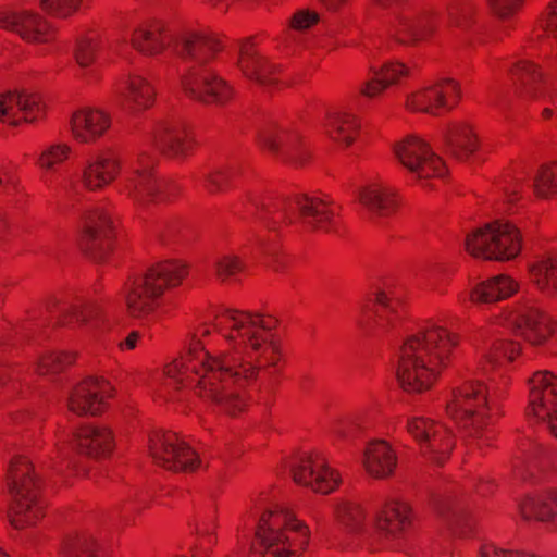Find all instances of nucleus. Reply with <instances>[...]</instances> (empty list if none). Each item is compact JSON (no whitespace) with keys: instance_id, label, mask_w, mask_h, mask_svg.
Listing matches in <instances>:
<instances>
[{"instance_id":"f257e3e1","label":"nucleus","mask_w":557,"mask_h":557,"mask_svg":"<svg viewBox=\"0 0 557 557\" xmlns=\"http://www.w3.org/2000/svg\"><path fill=\"white\" fill-rule=\"evenodd\" d=\"M275 325L270 315L219 310L195 329L187 351L148 385L166 401L175 400L177 392L190 391L205 404L236 416L247 407L260 371L281 360Z\"/></svg>"},{"instance_id":"f03ea898","label":"nucleus","mask_w":557,"mask_h":557,"mask_svg":"<svg viewBox=\"0 0 557 557\" xmlns=\"http://www.w3.org/2000/svg\"><path fill=\"white\" fill-rule=\"evenodd\" d=\"M499 329L511 331L533 346L545 344L554 333V322L544 312L527 302L506 307L494 314L488 324L480 330L482 346L478 351L472 374L486 376L487 386L479 379H468L453 389L446 405L450 420L472 438L479 448L488 446L494 438L491 420L505 397L509 379L505 376L504 361L512 362L520 354L519 342L492 341Z\"/></svg>"},{"instance_id":"7ed1b4c3","label":"nucleus","mask_w":557,"mask_h":557,"mask_svg":"<svg viewBox=\"0 0 557 557\" xmlns=\"http://www.w3.org/2000/svg\"><path fill=\"white\" fill-rule=\"evenodd\" d=\"M223 48L222 37L206 27L188 28L177 36L175 52L187 66L180 75L185 95L219 107L232 101L233 86L209 69Z\"/></svg>"},{"instance_id":"20e7f679","label":"nucleus","mask_w":557,"mask_h":557,"mask_svg":"<svg viewBox=\"0 0 557 557\" xmlns=\"http://www.w3.org/2000/svg\"><path fill=\"white\" fill-rule=\"evenodd\" d=\"M458 336L437 322H428L408 334L397 352L396 379L407 393L432 387L450 361Z\"/></svg>"},{"instance_id":"39448f33","label":"nucleus","mask_w":557,"mask_h":557,"mask_svg":"<svg viewBox=\"0 0 557 557\" xmlns=\"http://www.w3.org/2000/svg\"><path fill=\"white\" fill-rule=\"evenodd\" d=\"M244 206L247 213L272 230H277L283 224L299 222L311 231L334 233L341 225V207L327 198L318 196L296 195L273 200L249 194Z\"/></svg>"},{"instance_id":"423d86ee","label":"nucleus","mask_w":557,"mask_h":557,"mask_svg":"<svg viewBox=\"0 0 557 557\" xmlns=\"http://www.w3.org/2000/svg\"><path fill=\"white\" fill-rule=\"evenodd\" d=\"M187 274L185 263L171 260L151 267L143 276L128 280L122 289L128 313L137 319H161L169 311L164 293L180 286Z\"/></svg>"},{"instance_id":"0eeeda50","label":"nucleus","mask_w":557,"mask_h":557,"mask_svg":"<svg viewBox=\"0 0 557 557\" xmlns=\"http://www.w3.org/2000/svg\"><path fill=\"white\" fill-rule=\"evenodd\" d=\"M308 541V528L290 511L272 504L259 519L252 550L258 557H299Z\"/></svg>"},{"instance_id":"6e6552de","label":"nucleus","mask_w":557,"mask_h":557,"mask_svg":"<svg viewBox=\"0 0 557 557\" xmlns=\"http://www.w3.org/2000/svg\"><path fill=\"white\" fill-rule=\"evenodd\" d=\"M154 164L156 156L143 150L124 171L120 193L132 200L138 210L169 202L175 195L170 182L156 176Z\"/></svg>"},{"instance_id":"1a4fd4ad","label":"nucleus","mask_w":557,"mask_h":557,"mask_svg":"<svg viewBox=\"0 0 557 557\" xmlns=\"http://www.w3.org/2000/svg\"><path fill=\"white\" fill-rule=\"evenodd\" d=\"M8 485L12 497L9 518L14 528L33 525L44 517L46 503L40 496V485L33 466L26 458L18 457L11 461Z\"/></svg>"},{"instance_id":"9d476101","label":"nucleus","mask_w":557,"mask_h":557,"mask_svg":"<svg viewBox=\"0 0 557 557\" xmlns=\"http://www.w3.org/2000/svg\"><path fill=\"white\" fill-rule=\"evenodd\" d=\"M465 248L475 258L510 261L521 252L522 236L515 224L496 220L468 233Z\"/></svg>"},{"instance_id":"9b49d317","label":"nucleus","mask_w":557,"mask_h":557,"mask_svg":"<svg viewBox=\"0 0 557 557\" xmlns=\"http://www.w3.org/2000/svg\"><path fill=\"white\" fill-rule=\"evenodd\" d=\"M394 153L403 168L420 181L423 187L435 188L436 183L447 174L443 159L422 137L406 136L394 145Z\"/></svg>"},{"instance_id":"f8f14e48","label":"nucleus","mask_w":557,"mask_h":557,"mask_svg":"<svg viewBox=\"0 0 557 557\" xmlns=\"http://www.w3.org/2000/svg\"><path fill=\"white\" fill-rule=\"evenodd\" d=\"M46 310L62 325H74L92 339H100L111 329V322L102 308L96 304L78 300L60 302L50 299Z\"/></svg>"},{"instance_id":"ddd939ff","label":"nucleus","mask_w":557,"mask_h":557,"mask_svg":"<svg viewBox=\"0 0 557 557\" xmlns=\"http://www.w3.org/2000/svg\"><path fill=\"white\" fill-rule=\"evenodd\" d=\"M375 9L382 12L384 23L392 35L403 42H417L426 39L433 33L430 20L417 16L408 0H371Z\"/></svg>"},{"instance_id":"4468645a","label":"nucleus","mask_w":557,"mask_h":557,"mask_svg":"<svg viewBox=\"0 0 557 557\" xmlns=\"http://www.w3.org/2000/svg\"><path fill=\"white\" fill-rule=\"evenodd\" d=\"M290 472L295 483L323 495L333 493L342 483L341 473L318 450L306 451L296 457Z\"/></svg>"},{"instance_id":"2eb2a0df","label":"nucleus","mask_w":557,"mask_h":557,"mask_svg":"<svg viewBox=\"0 0 557 557\" xmlns=\"http://www.w3.org/2000/svg\"><path fill=\"white\" fill-rule=\"evenodd\" d=\"M528 387L527 417L544 423L557 437V375L548 370L536 371L528 380Z\"/></svg>"},{"instance_id":"dca6fc26","label":"nucleus","mask_w":557,"mask_h":557,"mask_svg":"<svg viewBox=\"0 0 557 557\" xmlns=\"http://www.w3.org/2000/svg\"><path fill=\"white\" fill-rule=\"evenodd\" d=\"M148 450L153 461L168 470L194 471L201 463L185 440L170 431H152L148 436Z\"/></svg>"},{"instance_id":"f3484780","label":"nucleus","mask_w":557,"mask_h":557,"mask_svg":"<svg viewBox=\"0 0 557 557\" xmlns=\"http://www.w3.org/2000/svg\"><path fill=\"white\" fill-rule=\"evenodd\" d=\"M332 518L338 534L349 540H373V511L357 498L342 497L332 503Z\"/></svg>"},{"instance_id":"a211bd4d","label":"nucleus","mask_w":557,"mask_h":557,"mask_svg":"<svg viewBox=\"0 0 557 557\" xmlns=\"http://www.w3.org/2000/svg\"><path fill=\"white\" fill-rule=\"evenodd\" d=\"M407 431L419 444L422 455L438 465L448 458L454 448L455 438L451 431L430 418H410Z\"/></svg>"},{"instance_id":"6ab92c4d","label":"nucleus","mask_w":557,"mask_h":557,"mask_svg":"<svg viewBox=\"0 0 557 557\" xmlns=\"http://www.w3.org/2000/svg\"><path fill=\"white\" fill-rule=\"evenodd\" d=\"M460 95V86L455 79L442 78L408 94L405 106L409 111L440 115L451 110Z\"/></svg>"},{"instance_id":"aec40b11","label":"nucleus","mask_w":557,"mask_h":557,"mask_svg":"<svg viewBox=\"0 0 557 557\" xmlns=\"http://www.w3.org/2000/svg\"><path fill=\"white\" fill-rule=\"evenodd\" d=\"M404 302L394 289L375 293L374 298L358 308L357 323L364 329H395L403 318Z\"/></svg>"},{"instance_id":"412c9836","label":"nucleus","mask_w":557,"mask_h":557,"mask_svg":"<svg viewBox=\"0 0 557 557\" xmlns=\"http://www.w3.org/2000/svg\"><path fill=\"white\" fill-rule=\"evenodd\" d=\"M260 143L273 157L293 166H302L310 159V152L297 131L269 126L261 132Z\"/></svg>"},{"instance_id":"4be33fe9","label":"nucleus","mask_w":557,"mask_h":557,"mask_svg":"<svg viewBox=\"0 0 557 557\" xmlns=\"http://www.w3.org/2000/svg\"><path fill=\"white\" fill-rule=\"evenodd\" d=\"M147 141L173 158L187 157L195 146L188 126L177 117L158 121L148 134Z\"/></svg>"},{"instance_id":"5701e85b","label":"nucleus","mask_w":557,"mask_h":557,"mask_svg":"<svg viewBox=\"0 0 557 557\" xmlns=\"http://www.w3.org/2000/svg\"><path fill=\"white\" fill-rule=\"evenodd\" d=\"M112 391L108 381L87 377L70 391L66 400L67 409L79 417L100 414L106 408L108 398L112 396Z\"/></svg>"},{"instance_id":"b1692460","label":"nucleus","mask_w":557,"mask_h":557,"mask_svg":"<svg viewBox=\"0 0 557 557\" xmlns=\"http://www.w3.org/2000/svg\"><path fill=\"white\" fill-rule=\"evenodd\" d=\"M45 111L46 104L39 94L20 89L2 92V125L15 128L23 123H34Z\"/></svg>"},{"instance_id":"393cba45","label":"nucleus","mask_w":557,"mask_h":557,"mask_svg":"<svg viewBox=\"0 0 557 557\" xmlns=\"http://www.w3.org/2000/svg\"><path fill=\"white\" fill-rule=\"evenodd\" d=\"M2 29L17 34L32 44H46L53 38V28L39 13L24 9L2 10Z\"/></svg>"},{"instance_id":"a878e982","label":"nucleus","mask_w":557,"mask_h":557,"mask_svg":"<svg viewBox=\"0 0 557 557\" xmlns=\"http://www.w3.org/2000/svg\"><path fill=\"white\" fill-rule=\"evenodd\" d=\"M83 240L94 258L102 260L111 246L114 221L111 214L101 207L87 210L81 221Z\"/></svg>"},{"instance_id":"bb28decb","label":"nucleus","mask_w":557,"mask_h":557,"mask_svg":"<svg viewBox=\"0 0 557 557\" xmlns=\"http://www.w3.org/2000/svg\"><path fill=\"white\" fill-rule=\"evenodd\" d=\"M373 540L406 536L412 527L411 508L403 500L388 499L373 512Z\"/></svg>"},{"instance_id":"cd10ccee","label":"nucleus","mask_w":557,"mask_h":557,"mask_svg":"<svg viewBox=\"0 0 557 557\" xmlns=\"http://www.w3.org/2000/svg\"><path fill=\"white\" fill-rule=\"evenodd\" d=\"M122 171L120 154L112 149L94 153L82 171V184L90 191H98L113 183Z\"/></svg>"},{"instance_id":"c85d7f7f","label":"nucleus","mask_w":557,"mask_h":557,"mask_svg":"<svg viewBox=\"0 0 557 557\" xmlns=\"http://www.w3.org/2000/svg\"><path fill=\"white\" fill-rule=\"evenodd\" d=\"M237 67L246 78L262 87H272L278 83L277 66L256 48L251 38L239 45Z\"/></svg>"},{"instance_id":"c756f323","label":"nucleus","mask_w":557,"mask_h":557,"mask_svg":"<svg viewBox=\"0 0 557 557\" xmlns=\"http://www.w3.org/2000/svg\"><path fill=\"white\" fill-rule=\"evenodd\" d=\"M116 92L124 111L137 116L151 108L156 100L153 85L143 75L128 74L121 78Z\"/></svg>"},{"instance_id":"7c9ffc66","label":"nucleus","mask_w":557,"mask_h":557,"mask_svg":"<svg viewBox=\"0 0 557 557\" xmlns=\"http://www.w3.org/2000/svg\"><path fill=\"white\" fill-rule=\"evenodd\" d=\"M109 112L92 107H84L73 112L70 121L74 139L82 144H92L100 139L111 127Z\"/></svg>"},{"instance_id":"2f4dec72","label":"nucleus","mask_w":557,"mask_h":557,"mask_svg":"<svg viewBox=\"0 0 557 557\" xmlns=\"http://www.w3.org/2000/svg\"><path fill=\"white\" fill-rule=\"evenodd\" d=\"M358 201L373 219L387 218L398 207L396 190L381 181L363 185L358 191Z\"/></svg>"},{"instance_id":"473e14b6","label":"nucleus","mask_w":557,"mask_h":557,"mask_svg":"<svg viewBox=\"0 0 557 557\" xmlns=\"http://www.w3.org/2000/svg\"><path fill=\"white\" fill-rule=\"evenodd\" d=\"M532 285L546 297H557V249L536 253L528 264Z\"/></svg>"},{"instance_id":"72a5a7b5","label":"nucleus","mask_w":557,"mask_h":557,"mask_svg":"<svg viewBox=\"0 0 557 557\" xmlns=\"http://www.w3.org/2000/svg\"><path fill=\"white\" fill-rule=\"evenodd\" d=\"M361 462L368 475L376 480H385L396 470L397 455L386 441L372 440L363 449Z\"/></svg>"},{"instance_id":"f704fd0d","label":"nucleus","mask_w":557,"mask_h":557,"mask_svg":"<svg viewBox=\"0 0 557 557\" xmlns=\"http://www.w3.org/2000/svg\"><path fill=\"white\" fill-rule=\"evenodd\" d=\"M73 436L79 451L95 459L109 457L115 446L111 429L102 424H85Z\"/></svg>"},{"instance_id":"c9c22d12","label":"nucleus","mask_w":557,"mask_h":557,"mask_svg":"<svg viewBox=\"0 0 557 557\" xmlns=\"http://www.w3.org/2000/svg\"><path fill=\"white\" fill-rule=\"evenodd\" d=\"M515 94L521 100L539 99L544 89V75L533 62L520 59L509 70Z\"/></svg>"},{"instance_id":"e433bc0d","label":"nucleus","mask_w":557,"mask_h":557,"mask_svg":"<svg viewBox=\"0 0 557 557\" xmlns=\"http://www.w3.org/2000/svg\"><path fill=\"white\" fill-rule=\"evenodd\" d=\"M171 38L161 21H146L137 25L132 33L131 44L134 49L146 55L161 53Z\"/></svg>"},{"instance_id":"4c0bfd02","label":"nucleus","mask_w":557,"mask_h":557,"mask_svg":"<svg viewBox=\"0 0 557 557\" xmlns=\"http://www.w3.org/2000/svg\"><path fill=\"white\" fill-rule=\"evenodd\" d=\"M520 288L519 282L508 274H498L476 284L469 293L473 304L500 301L513 296Z\"/></svg>"},{"instance_id":"58836bf2","label":"nucleus","mask_w":557,"mask_h":557,"mask_svg":"<svg viewBox=\"0 0 557 557\" xmlns=\"http://www.w3.org/2000/svg\"><path fill=\"white\" fill-rule=\"evenodd\" d=\"M360 126L359 117L346 111L327 113L322 123L325 134L341 148H348L357 140Z\"/></svg>"},{"instance_id":"ea45409f","label":"nucleus","mask_w":557,"mask_h":557,"mask_svg":"<svg viewBox=\"0 0 557 557\" xmlns=\"http://www.w3.org/2000/svg\"><path fill=\"white\" fill-rule=\"evenodd\" d=\"M520 510L525 519L552 523L557 530V488L527 497L520 505Z\"/></svg>"},{"instance_id":"a19ab883","label":"nucleus","mask_w":557,"mask_h":557,"mask_svg":"<svg viewBox=\"0 0 557 557\" xmlns=\"http://www.w3.org/2000/svg\"><path fill=\"white\" fill-rule=\"evenodd\" d=\"M445 137L448 149L459 159L469 158L480 146L478 135L468 122H451L447 127Z\"/></svg>"},{"instance_id":"79ce46f5","label":"nucleus","mask_w":557,"mask_h":557,"mask_svg":"<svg viewBox=\"0 0 557 557\" xmlns=\"http://www.w3.org/2000/svg\"><path fill=\"white\" fill-rule=\"evenodd\" d=\"M100 47V39L96 35L83 38L77 44L74 58L78 70L75 76L87 85L95 84L99 79V73L94 64Z\"/></svg>"},{"instance_id":"37998d69","label":"nucleus","mask_w":557,"mask_h":557,"mask_svg":"<svg viewBox=\"0 0 557 557\" xmlns=\"http://www.w3.org/2000/svg\"><path fill=\"white\" fill-rule=\"evenodd\" d=\"M71 154L72 147L67 143L53 141L42 148L37 157L36 164L44 172L42 181L48 187L52 186V174L59 171Z\"/></svg>"},{"instance_id":"c03bdc74","label":"nucleus","mask_w":557,"mask_h":557,"mask_svg":"<svg viewBox=\"0 0 557 557\" xmlns=\"http://www.w3.org/2000/svg\"><path fill=\"white\" fill-rule=\"evenodd\" d=\"M436 506L438 512L450 520L457 536L467 537L473 532L474 522L460 499L455 496H445L436 500Z\"/></svg>"},{"instance_id":"a18cd8bd","label":"nucleus","mask_w":557,"mask_h":557,"mask_svg":"<svg viewBox=\"0 0 557 557\" xmlns=\"http://www.w3.org/2000/svg\"><path fill=\"white\" fill-rule=\"evenodd\" d=\"M238 175L234 164H216L207 169L202 174L203 187L211 194L224 193L232 188Z\"/></svg>"},{"instance_id":"49530a36","label":"nucleus","mask_w":557,"mask_h":557,"mask_svg":"<svg viewBox=\"0 0 557 557\" xmlns=\"http://www.w3.org/2000/svg\"><path fill=\"white\" fill-rule=\"evenodd\" d=\"M76 357L73 350H45L38 354L35 369L39 375L57 374L73 364Z\"/></svg>"},{"instance_id":"de8ad7c7","label":"nucleus","mask_w":557,"mask_h":557,"mask_svg":"<svg viewBox=\"0 0 557 557\" xmlns=\"http://www.w3.org/2000/svg\"><path fill=\"white\" fill-rule=\"evenodd\" d=\"M447 27L451 32H467L472 24L474 7L471 0H451L447 5Z\"/></svg>"},{"instance_id":"09e8293b","label":"nucleus","mask_w":557,"mask_h":557,"mask_svg":"<svg viewBox=\"0 0 557 557\" xmlns=\"http://www.w3.org/2000/svg\"><path fill=\"white\" fill-rule=\"evenodd\" d=\"M212 270L219 281L232 282L245 271V264L235 253L224 252L213 259Z\"/></svg>"},{"instance_id":"8fccbe9b","label":"nucleus","mask_w":557,"mask_h":557,"mask_svg":"<svg viewBox=\"0 0 557 557\" xmlns=\"http://www.w3.org/2000/svg\"><path fill=\"white\" fill-rule=\"evenodd\" d=\"M534 194L544 199H557V162L542 165L533 181Z\"/></svg>"},{"instance_id":"3c124183","label":"nucleus","mask_w":557,"mask_h":557,"mask_svg":"<svg viewBox=\"0 0 557 557\" xmlns=\"http://www.w3.org/2000/svg\"><path fill=\"white\" fill-rule=\"evenodd\" d=\"M83 0H40L41 9L57 17H67L78 11Z\"/></svg>"},{"instance_id":"603ef678","label":"nucleus","mask_w":557,"mask_h":557,"mask_svg":"<svg viewBox=\"0 0 557 557\" xmlns=\"http://www.w3.org/2000/svg\"><path fill=\"white\" fill-rule=\"evenodd\" d=\"M492 12L500 20L508 21L523 7L525 0H486Z\"/></svg>"},{"instance_id":"864d4df0","label":"nucleus","mask_w":557,"mask_h":557,"mask_svg":"<svg viewBox=\"0 0 557 557\" xmlns=\"http://www.w3.org/2000/svg\"><path fill=\"white\" fill-rule=\"evenodd\" d=\"M377 72L386 81L387 86L398 83L403 77L411 76V69L400 62H387Z\"/></svg>"},{"instance_id":"5fc2aeb1","label":"nucleus","mask_w":557,"mask_h":557,"mask_svg":"<svg viewBox=\"0 0 557 557\" xmlns=\"http://www.w3.org/2000/svg\"><path fill=\"white\" fill-rule=\"evenodd\" d=\"M332 433L341 441H348L359 433V425L356 418H345L334 423Z\"/></svg>"},{"instance_id":"6e6d98bb","label":"nucleus","mask_w":557,"mask_h":557,"mask_svg":"<svg viewBox=\"0 0 557 557\" xmlns=\"http://www.w3.org/2000/svg\"><path fill=\"white\" fill-rule=\"evenodd\" d=\"M320 16L318 12L310 9H300L290 18V27L295 30H306L318 24Z\"/></svg>"},{"instance_id":"4d7b16f0","label":"nucleus","mask_w":557,"mask_h":557,"mask_svg":"<svg viewBox=\"0 0 557 557\" xmlns=\"http://www.w3.org/2000/svg\"><path fill=\"white\" fill-rule=\"evenodd\" d=\"M372 73L373 77L363 82L359 88V92L370 99L379 97L388 87L386 81L381 77L377 70L372 69Z\"/></svg>"},{"instance_id":"13d9d810","label":"nucleus","mask_w":557,"mask_h":557,"mask_svg":"<svg viewBox=\"0 0 557 557\" xmlns=\"http://www.w3.org/2000/svg\"><path fill=\"white\" fill-rule=\"evenodd\" d=\"M95 542L89 537H79L71 544L69 548V557H96Z\"/></svg>"},{"instance_id":"bf43d9fd","label":"nucleus","mask_w":557,"mask_h":557,"mask_svg":"<svg viewBox=\"0 0 557 557\" xmlns=\"http://www.w3.org/2000/svg\"><path fill=\"white\" fill-rule=\"evenodd\" d=\"M521 184L519 180L505 178L499 183V189L508 202H515L519 198Z\"/></svg>"},{"instance_id":"052dcab7","label":"nucleus","mask_w":557,"mask_h":557,"mask_svg":"<svg viewBox=\"0 0 557 557\" xmlns=\"http://www.w3.org/2000/svg\"><path fill=\"white\" fill-rule=\"evenodd\" d=\"M143 341L144 335L139 331H132L119 343V348L122 351L134 350L143 345Z\"/></svg>"},{"instance_id":"680f3d73","label":"nucleus","mask_w":557,"mask_h":557,"mask_svg":"<svg viewBox=\"0 0 557 557\" xmlns=\"http://www.w3.org/2000/svg\"><path fill=\"white\" fill-rule=\"evenodd\" d=\"M429 285L430 289L437 295L443 296L447 293V287L445 283L442 281L441 272L437 269H434L432 271Z\"/></svg>"},{"instance_id":"e2e57ef3","label":"nucleus","mask_w":557,"mask_h":557,"mask_svg":"<svg viewBox=\"0 0 557 557\" xmlns=\"http://www.w3.org/2000/svg\"><path fill=\"white\" fill-rule=\"evenodd\" d=\"M319 1L330 12H338L348 3V0H319Z\"/></svg>"},{"instance_id":"0e129e2a","label":"nucleus","mask_w":557,"mask_h":557,"mask_svg":"<svg viewBox=\"0 0 557 557\" xmlns=\"http://www.w3.org/2000/svg\"><path fill=\"white\" fill-rule=\"evenodd\" d=\"M67 442H69V436H66L65 434H62L58 437V442L55 445H57V451L61 457H66L71 451V448H70Z\"/></svg>"},{"instance_id":"69168bd1","label":"nucleus","mask_w":557,"mask_h":557,"mask_svg":"<svg viewBox=\"0 0 557 557\" xmlns=\"http://www.w3.org/2000/svg\"><path fill=\"white\" fill-rule=\"evenodd\" d=\"M527 445L523 444L521 447H520V453H521V456H516L515 458V463H513V467L519 470V468L522 467V463L525 461V460H530L533 458V453H531L529 449H527L525 447Z\"/></svg>"},{"instance_id":"338daca9","label":"nucleus","mask_w":557,"mask_h":557,"mask_svg":"<svg viewBox=\"0 0 557 557\" xmlns=\"http://www.w3.org/2000/svg\"><path fill=\"white\" fill-rule=\"evenodd\" d=\"M478 492L482 495H486L491 492V482L490 480L480 479V484L478 485Z\"/></svg>"},{"instance_id":"774afa93","label":"nucleus","mask_w":557,"mask_h":557,"mask_svg":"<svg viewBox=\"0 0 557 557\" xmlns=\"http://www.w3.org/2000/svg\"><path fill=\"white\" fill-rule=\"evenodd\" d=\"M139 509H140V505L135 503V502H129L126 505V510H128V511H136V510H139Z\"/></svg>"}]
</instances>
